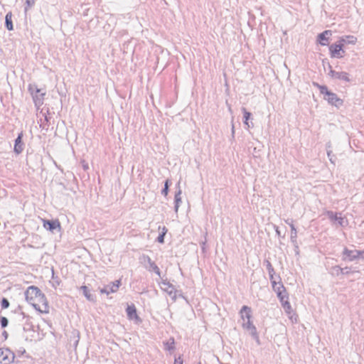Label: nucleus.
<instances>
[{"instance_id": "nucleus-1", "label": "nucleus", "mask_w": 364, "mask_h": 364, "mask_svg": "<svg viewBox=\"0 0 364 364\" xmlns=\"http://www.w3.org/2000/svg\"><path fill=\"white\" fill-rule=\"evenodd\" d=\"M27 308L33 309L40 314L50 312L48 301L45 294L36 287H29L24 293Z\"/></svg>"}, {"instance_id": "nucleus-2", "label": "nucleus", "mask_w": 364, "mask_h": 364, "mask_svg": "<svg viewBox=\"0 0 364 364\" xmlns=\"http://www.w3.org/2000/svg\"><path fill=\"white\" fill-rule=\"evenodd\" d=\"M239 315L242 328L249 334L254 341L259 343V333L254 324L252 309L248 306L244 305L240 309Z\"/></svg>"}, {"instance_id": "nucleus-3", "label": "nucleus", "mask_w": 364, "mask_h": 364, "mask_svg": "<svg viewBox=\"0 0 364 364\" xmlns=\"http://www.w3.org/2000/svg\"><path fill=\"white\" fill-rule=\"evenodd\" d=\"M274 272L272 269L269 272V278L271 281L272 288L276 294L279 303L284 302L289 299V295L287 289L283 285L279 277H274Z\"/></svg>"}, {"instance_id": "nucleus-4", "label": "nucleus", "mask_w": 364, "mask_h": 364, "mask_svg": "<svg viewBox=\"0 0 364 364\" xmlns=\"http://www.w3.org/2000/svg\"><path fill=\"white\" fill-rule=\"evenodd\" d=\"M28 90L35 106L38 108L42 106L46 95V90L36 84L32 83L28 85Z\"/></svg>"}, {"instance_id": "nucleus-5", "label": "nucleus", "mask_w": 364, "mask_h": 364, "mask_svg": "<svg viewBox=\"0 0 364 364\" xmlns=\"http://www.w3.org/2000/svg\"><path fill=\"white\" fill-rule=\"evenodd\" d=\"M320 93L323 96V99L330 105L340 108L343 105V100L340 98L336 93L330 91L326 87L321 86L319 87Z\"/></svg>"}, {"instance_id": "nucleus-6", "label": "nucleus", "mask_w": 364, "mask_h": 364, "mask_svg": "<svg viewBox=\"0 0 364 364\" xmlns=\"http://www.w3.org/2000/svg\"><path fill=\"white\" fill-rule=\"evenodd\" d=\"M345 40L341 38L338 43L331 44L328 46V53L332 58L342 59L346 55L344 48Z\"/></svg>"}, {"instance_id": "nucleus-7", "label": "nucleus", "mask_w": 364, "mask_h": 364, "mask_svg": "<svg viewBox=\"0 0 364 364\" xmlns=\"http://www.w3.org/2000/svg\"><path fill=\"white\" fill-rule=\"evenodd\" d=\"M341 257L344 261L352 262L360 258H364V251H359L354 248L344 247L341 252Z\"/></svg>"}, {"instance_id": "nucleus-8", "label": "nucleus", "mask_w": 364, "mask_h": 364, "mask_svg": "<svg viewBox=\"0 0 364 364\" xmlns=\"http://www.w3.org/2000/svg\"><path fill=\"white\" fill-rule=\"evenodd\" d=\"M140 263L144 267L151 272H154L159 277H161V272L156 263L151 260L148 255H141L139 258Z\"/></svg>"}, {"instance_id": "nucleus-9", "label": "nucleus", "mask_w": 364, "mask_h": 364, "mask_svg": "<svg viewBox=\"0 0 364 364\" xmlns=\"http://www.w3.org/2000/svg\"><path fill=\"white\" fill-rule=\"evenodd\" d=\"M126 314L127 319L136 325L141 323L142 318H141L136 306L134 304H129L126 307Z\"/></svg>"}, {"instance_id": "nucleus-10", "label": "nucleus", "mask_w": 364, "mask_h": 364, "mask_svg": "<svg viewBox=\"0 0 364 364\" xmlns=\"http://www.w3.org/2000/svg\"><path fill=\"white\" fill-rule=\"evenodd\" d=\"M326 218L333 224L341 227L346 226L348 224V221L346 218L343 217L341 213L326 211L325 213Z\"/></svg>"}, {"instance_id": "nucleus-11", "label": "nucleus", "mask_w": 364, "mask_h": 364, "mask_svg": "<svg viewBox=\"0 0 364 364\" xmlns=\"http://www.w3.org/2000/svg\"><path fill=\"white\" fill-rule=\"evenodd\" d=\"M280 304L288 319L292 323L297 322V314L290 304L289 299L280 303Z\"/></svg>"}, {"instance_id": "nucleus-12", "label": "nucleus", "mask_w": 364, "mask_h": 364, "mask_svg": "<svg viewBox=\"0 0 364 364\" xmlns=\"http://www.w3.org/2000/svg\"><path fill=\"white\" fill-rule=\"evenodd\" d=\"M333 32L331 30H325L318 34L316 43L321 47H328L332 40Z\"/></svg>"}, {"instance_id": "nucleus-13", "label": "nucleus", "mask_w": 364, "mask_h": 364, "mask_svg": "<svg viewBox=\"0 0 364 364\" xmlns=\"http://www.w3.org/2000/svg\"><path fill=\"white\" fill-rule=\"evenodd\" d=\"M43 228L51 232H53L54 231H58L60 232L61 231V226L58 220H43Z\"/></svg>"}, {"instance_id": "nucleus-14", "label": "nucleus", "mask_w": 364, "mask_h": 364, "mask_svg": "<svg viewBox=\"0 0 364 364\" xmlns=\"http://www.w3.org/2000/svg\"><path fill=\"white\" fill-rule=\"evenodd\" d=\"M0 363L3 364H12L14 363V354L9 349L0 348Z\"/></svg>"}, {"instance_id": "nucleus-15", "label": "nucleus", "mask_w": 364, "mask_h": 364, "mask_svg": "<svg viewBox=\"0 0 364 364\" xmlns=\"http://www.w3.org/2000/svg\"><path fill=\"white\" fill-rule=\"evenodd\" d=\"M332 77L336 80L348 82L350 81V75L346 72H339L333 73Z\"/></svg>"}, {"instance_id": "nucleus-16", "label": "nucleus", "mask_w": 364, "mask_h": 364, "mask_svg": "<svg viewBox=\"0 0 364 364\" xmlns=\"http://www.w3.org/2000/svg\"><path fill=\"white\" fill-rule=\"evenodd\" d=\"M23 137V132L18 134V137L15 140V145H14V151L19 154L23 151L22 144H21V139Z\"/></svg>"}, {"instance_id": "nucleus-17", "label": "nucleus", "mask_w": 364, "mask_h": 364, "mask_svg": "<svg viewBox=\"0 0 364 364\" xmlns=\"http://www.w3.org/2000/svg\"><path fill=\"white\" fill-rule=\"evenodd\" d=\"M243 115H244V119H245L244 123H245V126L247 127V128L249 129V128L252 127L253 125L251 122V114L245 109L243 111Z\"/></svg>"}, {"instance_id": "nucleus-18", "label": "nucleus", "mask_w": 364, "mask_h": 364, "mask_svg": "<svg viewBox=\"0 0 364 364\" xmlns=\"http://www.w3.org/2000/svg\"><path fill=\"white\" fill-rule=\"evenodd\" d=\"M81 290L87 300L90 301H94L93 295L92 294L90 290L86 286L81 287Z\"/></svg>"}, {"instance_id": "nucleus-19", "label": "nucleus", "mask_w": 364, "mask_h": 364, "mask_svg": "<svg viewBox=\"0 0 364 364\" xmlns=\"http://www.w3.org/2000/svg\"><path fill=\"white\" fill-rule=\"evenodd\" d=\"M163 286L167 287L171 289V292H168V295L173 299L176 300L178 297V292L174 287L168 282H163Z\"/></svg>"}, {"instance_id": "nucleus-20", "label": "nucleus", "mask_w": 364, "mask_h": 364, "mask_svg": "<svg viewBox=\"0 0 364 364\" xmlns=\"http://www.w3.org/2000/svg\"><path fill=\"white\" fill-rule=\"evenodd\" d=\"M11 13H8L6 15V21H5V24H6V27L8 30L9 31H12L13 30V24H12V19H11Z\"/></svg>"}, {"instance_id": "nucleus-21", "label": "nucleus", "mask_w": 364, "mask_h": 364, "mask_svg": "<svg viewBox=\"0 0 364 364\" xmlns=\"http://www.w3.org/2000/svg\"><path fill=\"white\" fill-rule=\"evenodd\" d=\"M120 282L119 281H117L111 284V287L109 288V290L107 291H105L107 294L109 293H114L116 292L119 287Z\"/></svg>"}, {"instance_id": "nucleus-22", "label": "nucleus", "mask_w": 364, "mask_h": 364, "mask_svg": "<svg viewBox=\"0 0 364 364\" xmlns=\"http://www.w3.org/2000/svg\"><path fill=\"white\" fill-rule=\"evenodd\" d=\"M343 39L345 40V42H347L348 43L352 44V45L355 44L357 42L356 38H355L354 36H346Z\"/></svg>"}, {"instance_id": "nucleus-23", "label": "nucleus", "mask_w": 364, "mask_h": 364, "mask_svg": "<svg viewBox=\"0 0 364 364\" xmlns=\"http://www.w3.org/2000/svg\"><path fill=\"white\" fill-rule=\"evenodd\" d=\"M0 323H1V326L2 328H5L8 326V323H9V321L8 319L4 317V316H1L0 318Z\"/></svg>"}, {"instance_id": "nucleus-24", "label": "nucleus", "mask_w": 364, "mask_h": 364, "mask_svg": "<svg viewBox=\"0 0 364 364\" xmlns=\"http://www.w3.org/2000/svg\"><path fill=\"white\" fill-rule=\"evenodd\" d=\"M1 305L2 309H7L9 306V301H8L7 299L3 298L1 300Z\"/></svg>"}, {"instance_id": "nucleus-25", "label": "nucleus", "mask_w": 364, "mask_h": 364, "mask_svg": "<svg viewBox=\"0 0 364 364\" xmlns=\"http://www.w3.org/2000/svg\"><path fill=\"white\" fill-rule=\"evenodd\" d=\"M173 364H183V358L181 355L174 357Z\"/></svg>"}, {"instance_id": "nucleus-26", "label": "nucleus", "mask_w": 364, "mask_h": 364, "mask_svg": "<svg viewBox=\"0 0 364 364\" xmlns=\"http://www.w3.org/2000/svg\"><path fill=\"white\" fill-rule=\"evenodd\" d=\"M165 234H166V230H164L162 233L158 237V241L159 243H164Z\"/></svg>"}, {"instance_id": "nucleus-27", "label": "nucleus", "mask_w": 364, "mask_h": 364, "mask_svg": "<svg viewBox=\"0 0 364 364\" xmlns=\"http://www.w3.org/2000/svg\"><path fill=\"white\" fill-rule=\"evenodd\" d=\"M35 4V0H26L27 8H31Z\"/></svg>"}, {"instance_id": "nucleus-28", "label": "nucleus", "mask_w": 364, "mask_h": 364, "mask_svg": "<svg viewBox=\"0 0 364 364\" xmlns=\"http://www.w3.org/2000/svg\"><path fill=\"white\" fill-rule=\"evenodd\" d=\"M168 183L166 182L165 185H164V188L163 190V193L164 194V196H166L168 194Z\"/></svg>"}, {"instance_id": "nucleus-29", "label": "nucleus", "mask_w": 364, "mask_h": 364, "mask_svg": "<svg viewBox=\"0 0 364 364\" xmlns=\"http://www.w3.org/2000/svg\"><path fill=\"white\" fill-rule=\"evenodd\" d=\"M163 290L165 291L168 294V292H171V289H168L167 287L163 286Z\"/></svg>"}, {"instance_id": "nucleus-30", "label": "nucleus", "mask_w": 364, "mask_h": 364, "mask_svg": "<svg viewBox=\"0 0 364 364\" xmlns=\"http://www.w3.org/2000/svg\"><path fill=\"white\" fill-rule=\"evenodd\" d=\"M2 336L4 337V338H5V339H7V338H8V333H7V332H6V331H4L2 332Z\"/></svg>"}, {"instance_id": "nucleus-31", "label": "nucleus", "mask_w": 364, "mask_h": 364, "mask_svg": "<svg viewBox=\"0 0 364 364\" xmlns=\"http://www.w3.org/2000/svg\"><path fill=\"white\" fill-rule=\"evenodd\" d=\"M176 202H177V203H179V202L181 201V198H176Z\"/></svg>"}, {"instance_id": "nucleus-32", "label": "nucleus", "mask_w": 364, "mask_h": 364, "mask_svg": "<svg viewBox=\"0 0 364 364\" xmlns=\"http://www.w3.org/2000/svg\"><path fill=\"white\" fill-rule=\"evenodd\" d=\"M56 277L55 276V274L53 272H52V278L54 279Z\"/></svg>"}]
</instances>
